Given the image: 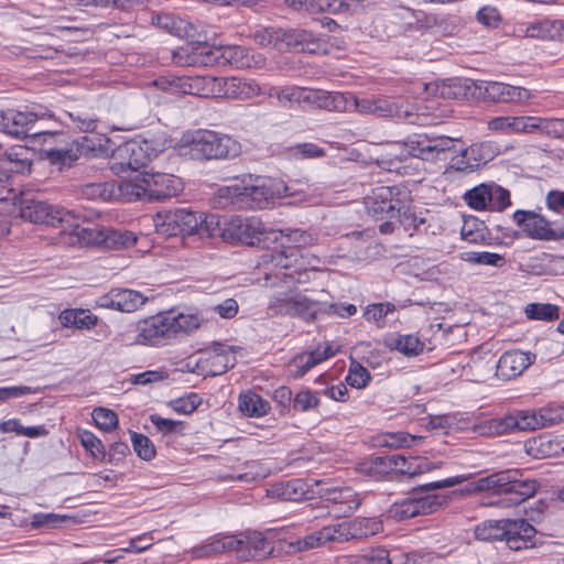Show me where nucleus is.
<instances>
[{
	"label": "nucleus",
	"instance_id": "1",
	"mask_svg": "<svg viewBox=\"0 0 564 564\" xmlns=\"http://www.w3.org/2000/svg\"><path fill=\"white\" fill-rule=\"evenodd\" d=\"M177 83L181 94L200 97L250 99L263 94L257 82L238 77L183 76Z\"/></svg>",
	"mask_w": 564,
	"mask_h": 564
},
{
	"label": "nucleus",
	"instance_id": "2",
	"mask_svg": "<svg viewBox=\"0 0 564 564\" xmlns=\"http://www.w3.org/2000/svg\"><path fill=\"white\" fill-rule=\"evenodd\" d=\"M409 202V192L400 186H379L364 198L367 214L375 220L382 221L379 231L384 235L394 231V220L401 217Z\"/></svg>",
	"mask_w": 564,
	"mask_h": 564
},
{
	"label": "nucleus",
	"instance_id": "3",
	"mask_svg": "<svg viewBox=\"0 0 564 564\" xmlns=\"http://www.w3.org/2000/svg\"><path fill=\"white\" fill-rule=\"evenodd\" d=\"M535 528L524 519L488 520L475 528V536L480 541H506L509 549L519 551L533 547Z\"/></svg>",
	"mask_w": 564,
	"mask_h": 564
},
{
	"label": "nucleus",
	"instance_id": "4",
	"mask_svg": "<svg viewBox=\"0 0 564 564\" xmlns=\"http://www.w3.org/2000/svg\"><path fill=\"white\" fill-rule=\"evenodd\" d=\"M182 140L187 149L186 154L198 161L235 159L241 153L238 141L210 130H197L184 134Z\"/></svg>",
	"mask_w": 564,
	"mask_h": 564
},
{
	"label": "nucleus",
	"instance_id": "5",
	"mask_svg": "<svg viewBox=\"0 0 564 564\" xmlns=\"http://www.w3.org/2000/svg\"><path fill=\"white\" fill-rule=\"evenodd\" d=\"M456 141L446 135L414 133L404 141L391 143V154L400 161L406 160L410 156L433 161L440 159L441 154L455 150Z\"/></svg>",
	"mask_w": 564,
	"mask_h": 564
},
{
	"label": "nucleus",
	"instance_id": "6",
	"mask_svg": "<svg viewBox=\"0 0 564 564\" xmlns=\"http://www.w3.org/2000/svg\"><path fill=\"white\" fill-rule=\"evenodd\" d=\"M349 111H356L361 115H371L380 119H393L399 122L411 121L414 118L403 109L404 97L372 96L359 99L350 94Z\"/></svg>",
	"mask_w": 564,
	"mask_h": 564
},
{
	"label": "nucleus",
	"instance_id": "7",
	"mask_svg": "<svg viewBox=\"0 0 564 564\" xmlns=\"http://www.w3.org/2000/svg\"><path fill=\"white\" fill-rule=\"evenodd\" d=\"M20 216L22 219L33 224L46 225L61 229L65 234L68 224L73 219V213L63 208L54 207L46 202L31 197H23L20 202Z\"/></svg>",
	"mask_w": 564,
	"mask_h": 564
},
{
	"label": "nucleus",
	"instance_id": "8",
	"mask_svg": "<svg viewBox=\"0 0 564 564\" xmlns=\"http://www.w3.org/2000/svg\"><path fill=\"white\" fill-rule=\"evenodd\" d=\"M153 224L158 234L167 237L195 235L200 214L185 208L159 212L153 217Z\"/></svg>",
	"mask_w": 564,
	"mask_h": 564
},
{
	"label": "nucleus",
	"instance_id": "9",
	"mask_svg": "<svg viewBox=\"0 0 564 564\" xmlns=\"http://www.w3.org/2000/svg\"><path fill=\"white\" fill-rule=\"evenodd\" d=\"M447 503L448 497L442 495L406 498L391 505L387 514L390 519L402 521L416 516L433 513Z\"/></svg>",
	"mask_w": 564,
	"mask_h": 564
},
{
	"label": "nucleus",
	"instance_id": "10",
	"mask_svg": "<svg viewBox=\"0 0 564 564\" xmlns=\"http://www.w3.org/2000/svg\"><path fill=\"white\" fill-rule=\"evenodd\" d=\"M150 160L147 150L134 140L120 144L112 153L111 171L118 176L138 173Z\"/></svg>",
	"mask_w": 564,
	"mask_h": 564
},
{
	"label": "nucleus",
	"instance_id": "11",
	"mask_svg": "<svg viewBox=\"0 0 564 564\" xmlns=\"http://www.w3.org/2000/svg\"><path fill=\"white\" fill-rule=\"evenodd\" d=\"M354 540L348 520L325 525L295 543L297 551H308L325 546L328 543H345Z\"/></svg>",
	"mask_w": 564,
	"mask_h": 564
},
{
	"label": "nucleus",
	"instance_id": "12",
	"mask_svg": "<svg viewBox=\"0 0 564 564\" xmlns=\"http://www.w3.org/2000/svg\"><path fill=\"white\" fill-rule=\"evenodd\" d=\"M318 495L336 518L349 517L361 505L359 495L350 487L321 488Z\"/></svg>",
	"mask_w": 564,
	"mask_h": 564
},
{
	"label": "nucleus",
	"instance_id": "13",
	"mask_svg": "<svg viewBox=\"0 0 564 564\" xmlns=\"http://www.w3.org/2000/svg\"><path fill=\"white\" fill-rule=\"evenodd\" d=\"M238 349L235 346L213 343L200 357L198 365L206 375L212 377L220 376L235 367Z\"/></svg>",
	"mask_w": 564,
	"mask_h": 564
},
{
	"label": "nucleus",
	"instance_id": "14",
	"mask_svg": "<svg viewBox=\"0 0 564 564\" xmlns=\"http://www.w3.org/2000/svg\"><path fill=\"white\" fill-rule=\"evenodd\" d=\"M509 473L510 482L506 486L505 496L488 505L509 508L524 502L536 494L539 482L535 479L521 478V474L517 469H509Z\"/></svg>",
	"mask_w": 564,
	"mask_h": 564
},
{
	"label": "nucleus",
	"instance_id": "15",
	"mask_svg": "<svg viewBox=\"0 0 564 564\" xmlns=\"http://www.w3.org/2000/svg\"><path fill=\"white\" fill-rule=\"evenodd\" d=\"M145 186V195L149 200L163 202L175 197L183 191V182L180 177L166 173H142Z\"/></svg>",
	"mask_w": 564,
	"mask_h": 564
},
{
	"label": "nucleus",
	"instance_id": "16",
	"mask_svg": "<svg viewBox=\"0 0 564 564\" xmlns=\"http://www.w3.org/2000/svg\"><path fill=\"white\" fill-rule=\"evenodd\" d=\"M137 332L135 340L142 345H159L174 337L169 313H160L138 322Z\"/></svg>",
	"mask_w": 564,
	"mask_h": 564
},
{
	"label": "nucleus",
	"instance_id": "17",
	"mask_svg": "<svg viewBox=\"0 0 564 564\" xmlns=\"http://www.w3.org/2000/svg\"><path fill=\"white\" fill-rule=\"evenodd\" d=\"M39 118V115L32 111L1 109L0 130L15 138H34V126Z\"/></svg>",
	"mask_w": 564,
	"mask_h": 564
},
{
	"label": "nucleus",
	"instance_id": "18",
	"mask_svg": "<svg viewBox=\"0 0 564 564\" xmlns=\"http://www.w3.org/2000/svg\"><path fill=\"white\" fill-rule=\"evenodd\" d=\"M147 300L142 293L134 290L112 289L107 294L99 296L96 304L101 308L131 313L140 308Z\"/></svg>",
	"mask_w": 564,
	"mask_h": 564
},
{
	"label": "nucleus",
	"instance_id": "19",
	"mask_svg": "<svg viewBox=\"0 0 564 564\" xmlns=\"http://www.w3.org/2000/svg\"><path fill=\"white\" fill-rule=\"evenodd\" d=\"M243 50L239 46H215L199 44L195 47L191 63L203 66L238 64L237 56L242 55Z\"/></svg>",
	"mask_w": 564,
	"mask_h": 564
},
{
	"label": "nucleus",
	"instance_id": "20",
	"mask_svg": "<svg viewBox=\"0 0 564 564\" xmlns=\"http://www.w3.org/2000/svg\"><path fill=\"white\" fill-rule=\"evenodd\" d=\"M350 94L322 89H303L302 104L328 111L348 112Z\"/></svg>",
	"mask_w": 564,
	"mask_h": 564
},
{
	"label": "nucleus",
	"instance_id": "21",
	"mask_svg": "<svg viewBox=\"0 0 564 564\" xmlns=\"http://www.w3.org/2000/svg\"><path fill=\"white\" fill-rule=\"evenodd\" d=\"M380 465H388L391 469L411 477L440 468L442 463L433 464L427 458L403 455L379 456L376 458Z\"/></svg>",
	"mask_w": 564,
	"mask_h": 564
},
{
	"label": "nucleus",
	"instance_id": "22",
	"mask_svg": "<svg viewBox=\"0 0 564 564\" xmlns=\"http://www.w3.org/2000/svg\"><path fill=\"white\" fill-rule=\"evenodd\" d=\"M281 250L271 254V262L274 267L285 270L283 275L292 280L301 281V275L306 270L301 249L294 246H285L280 242Z\"/></svg>",
	"mask_w": 564,
	"mask_h": 564
},
{
	"label": "nucleus",
	"instance_id": "23",
	"mask_svg": "<svg viewBox=\"0 0 564 564\" xmlns=\"http://www.w3.org/2000/svg\"><path fill=\"white\" fill-rule=\"evenodd\" d=\"M513 220L532 239L550 241L554 238L551 223L534 212L518 209L513 214Z\"/></svg>",
	"mask_w": 564,
	"mask_h": 564
},
{
	"label": "nucleus",
	"instance_id": "24",
	"mask_svg": "<svg viewBox=\"0 0 564 564\" xmlns=\"http://www.w3.org/2000/svg\"><path fill=\"white\" fill-rule=\"evenodd\" d=\"M238 239L249 246H267L270 240L278 241L275 230H268L265 225L257 217L239 220L236 226Z\"/></svg>",
	"mask_w": 564,
	"mask_h": 564
},
{
	"label": "nucleus",
	"instance_id": "25",
	"mask_svg": "<svg viewBox=\"0 0 564 564\" xmlns=\"http://www.w3.org/2000/svg\"><path fill=\"white\" fill-rule=\"evenodd\" d=\"M74 221L75 216L73 215L70 226H68V224H65L67 226V229L64 235L68 237L66 241L68 245L102 248L105 228H100L96 225L85 227L75 224Z\"/></svg>",
	"mask_w": 564,
	"mask_h": 564
},
{
	"label": "nucleus",
	"instance_id": "26",
	"mask_svg": "<svg viewBox=\"0 0 564 564\" xmlns=\"http://www.w3.org/2000/svg\"><path fill=\"white\" fill-rule=\"evenodd\" d=\"M532 360L530 354L521 350H509L502 354L496 365V375L505 380L520 376Z\"/></svg>",
	"mask_w": 564,
	"mask_h": 564
},
{
	"label": "nucleus",
	"instance_id": "27",
	"mask_svg": "<svg viewBox=\"0 0 564 564\" xmlns=\"http://www.w3.org/2000/svg\"><path fill=\"white\" fill-rule=\"evenodd\" d=\"M562 24L555 19H541L530 23L519 24L517 32L520 36L539 40H557Z\"/></svg>",
	"mask_w": 564,
	"mask_h": 564
},
{
	"label": "nucleus",
	"instance_id": "28",
	"mask_svg": "<svg viewBox=\"0 0 564 564\" xmlns=\"http://www.w3.org/2000/svg\"><path fill=\"white\" fill-rule=\"evenodd\" d=\"M273 191L264 181L257 180L256 184L243 185V209H263L273 198Z\"/></svg>",
	"mask_w": 564,
	"mask_h": 564
},
{
	"label": "nucleus",
	"instance_id": "29",
	"mask_svg": "<svg viewBox=\"0 0 564 564\" xmlns=\"http://www.w3.org/2000/svg\"><path fill=\"white\" fill-rule=\"evenodd\" d=\"M243 185L234 184L219 187L212 197V204L215 208L243 209Z\"/></svg>",
	"mask_w": 564,
	"mask_h": 564
},
{
	"label": "nucleus",
	"instance_id": "30",
	"mask_svg": "<svg viewBox=\"0 0 564 564\" xmlns=\"http://www.w3.org/2000/svg\"><path fill=\"white\" fill-rule=\"evenodd\" d=\"M167 313L174 337L180 334L189 335L197 330L205 322V318L198 312L187 311L177 314L174 312Z\"/></svg>",
	"mask_w": 564,
	"mask_h": 564
},
{
	"label": "nucleus",
	"instance_id": "31",
	"mask_svg": "<svg viewBox=\"0 0 564 564\" xmlns=\"http://www.w3.org/2000/svg\"><path fill=\"white\" fill-rule=\"evenodd\" d=\"M305 495V484L301 479H291L285 482H276L267 489L269 498L282 501H299Z\"/></svg>",
	"mask_w": 564,
	"mask_h": 564
},
{
	"label": "nucleus",
	"instance_id": "32",
	"mask_svg": "<svg viewBox=\"0 0 564 564\" xmlns=\"http://www.w3.org/2000/svg\"><path fill=\"white\" fill-rule=\"evenodd\" d=\"M508 482H510L509 469L494 473L486 477H481L476 481L469 484L466 490L468 492H480L491 490L498 495L505 496V489Z\"/></svg>",
	"mask_w": 564,
	"mask_h": 564
},
{
	"label": "nucleus",
	"instance_id": "33",
	"mask_svg": "<svg viewBox=\"0 0 564 564\" xmlns=\"http://www.w3.org/2000/svg\"><path fill=\"white\" fill-rule=\"evenodd\" d=\"M239 410L249 417H261L269 413L270 403L258 393L248 390L239 394Z\"/></svg>",
	"mask_w": 564,
	"mask_h": 564
},
{
	"label": "nucleus",
	"instance_id": "34",
	"mask_svg": "<svg viewBox=\"0 0 564 564\" xmlns=\"http://www.w3.org/2000/svg\"><path fill=\"white\" fill-rule=\"evenodd\" d=\"M285 51H308L314 52L317 47L315 35L307 30L291 29L284 30Z\"/></svg>",
	"mask_w": 564,
	"mask_h": 564
},
{
	"label": "nucleus",
	"instance_id": "35",
	"mask_svg": "<svg viewBox=\"0 0 564 564\" xmlns=\"http://www.w3.org/2000/svg\"><path fill=\"white\" fill-rule=\"evenodd\" d=\"M500 153V145L491 140L473 143L467 148V154L474 162L476 170L494 160Z\"/></svg>",
	"mask_w": 564,
	"mask_h": 564
},
{
	"label": "nucleus",
	"instance_id": "36",
	"mask_svg": "<svg viewBox=\"0 0 564 564\" xmlns=\"http://www.w3.org/2000/svg\"><path fill=\"white\" fill-rule=\"evenodd\" d=\"M271 551L272 547L267 539L261 533L253 532L243 539L241 558L246 561L262 560Z\"/></svg>",
	"mask_w": 564,
	"mask_h": 564
},
{
	"label": "nucleus",
	"instance_id": "37",
	"mask_svg": "<svg viewBox=\"0 0 564 564\" xmlns=\"http://www.w3.org/2000/svg\"><path fill=\"white\" fill-rule=\"evenodd\" d=\"M59 149L51 150L47 161L59 170L70 167L80 159V150L74 139H69L66 144H59Z\"/></svg>",
	"mask_w": 564,
	"mask_h": 564
},
{
	"label": "nucleus",
	"instance_id": "38",
	"mask_svg": "<svg viewBox=\"0 0 564 564\" xmlns=\"http://www.w3.org/2000/svg\"><path fill=\"white\" fill-rule=\"evenodd\" d=\"M354 540L376 535L383 530V523L376 517H356L348 520Z\"/></svg>",
	"mask_w": 564,
	"mask_h": 564
},
{
	"label": "nucleus",
	"instance_id": "39",
	"mask_svg": "<svg viewBox=\"0 0 564 564\" xmlns=\"http://www.w3.org/2000/svg\"><path fill=\"white\" fill-rule=\"evenodd\" d=\"M29 151L23 147H14L7 151L0 159L9 173L24 174L31 170V160L28 158Z\"/></svg>",
	"mask_w": 564,
	"mask_h": 564
},
{
	"label": "nucleus",
	"instance_id": "40",
	"mask_svg": "<svg viewBox=\"0 0 564 564\" xmlns=\"http://www.w3.org/2000/svg\"><path fill=\"white\" fill-rule=\"evenodd\" d=\"M74 140L80 150V158H98L108 154L109 139L105 135H84Z\"/></svg>",
	"mask_w": 564,
	"mask_h": 564
},
{
	"label": "nucleus",
	"instance_id": "41",
	"mask_svg": "<svg viewBox=\"0 0 564 564\" xmlns=\"http://www.w3.org/2000/svg\"><path fill=\"white\" fill-rule=\"evenodd\" d=\"M61 324L65 327L90 329L97 323V317L88 310H65L59 314Z\"/></svg>",
	"mask_w": 564,
	"mask_h": 564
},
{
	"label": "nucleus",
	"instance_id": "42",
	"mask_svg": "<svg viewBox=\"0 0 564 564\" xmlns=\"http://www.w3.org/2000/svg\"><path fill=\"white\" fill-rule=\"evenodd\" d=\"M291 308V316H297L306 322H312L316 318L317 313L323 311V304L311 300L304 294L296 293L293 296Z\"/></svg>",
	"mask_w": 564,
	"mask_h": 564
},
{
	"label": "nucleus",
	"instance_id": "43",
	"mask_svg": "<svg viewBox=\"0 0 564 564\" xmlns=\"http://www.w3.org/2000/svg\"><path fill=\"white\" fill-rule=\"evenodd\" d=\"M403 109L411 113L414 119L411 121H403L409 124L430 126L435 122V117L432 113V107L417 100H412L404 97Z\"/></svg>",
	"mask_w": 564,
	"mask_h": 564
},
{
	"label": "nucleus",
	"instance_id": "44",
	"mask_svg": "<svg viewBox=\"0 0 564 564\" xmlns=\"http://www.w3.org/2000/svg\"><path fill=\"white\" fill-rule=\"evenodd\" d=\"M154 23L177 37L191 36L193 26L187 21L170 13H161L154 18Z\"/></svg>",
	"mask_w": 564,
	"mask_h": 564
},
{
	"label": "nucleus",
	"instance_id": "45",
	"mask_svg": "<svg viewBox=\"0 0 564 564\" xmlns=\"http://www.w3.org/2000/svg\"><path fill=\"white\" fill-rule=\"evenodd\" d=\"M254 42L261 46H268L278 51H285L284 30L280 28L267 26L258 28L252 33Z\"/></svg>",
	"mask_w": 564,
	"mask_h": 564
},
{
	"label": "nucleus",
	"instance_id": "46",
	"mask_svg": "<svg viewBox=\"0 0 564 564\" xmlns=\"http://www.w3.org/2000/svg\"><path fill=\"white\" fill-rule=\"evenodd\" d=\"M318 364H321V361L314 350L304 351L302 354L294 356L290 360L288 369L293 378L299 379L305 376L312 368H314Z\"/></svg>",
	"mask_w": 564,
	"mask_h": 564
},
{
	"label": "nucleus",
	"instance_id": "47",
	"mask_svg": "<svg viewBox=\"0 0 564 564\" xmlns=\"http://www.w3.org/2000/svg\"><path fill=\"white\" fill-rule=\"evenodd\" d=\"M104 249H124L132 247L137 242V237L133 232L128 230H115L105 228L102 238Z\"/></svg>",
	"mask_w": 564,
	"mask_h": 564
},
{
	"label": "nucleus",
	"instance_id": "48",
	"mask_svg": "<svg viewBox=\"0 0 564 564\" xmlns=\"http://www.w3.org/2000/svg\"><path fill=\"white\" fill-rule=\"evenodd\" d=\"M527 318L552 322L560 317V308L551 303H530L524 307Z\"/></svg>",
	"mask_w": 564,
	"mask_h": 564
},
{
	"label": "nucleus",
	"instance_id": "49",
	"mask_svg": "<svg viewBox=\"0 0 564 564\" xmlns=\"http://www.w3.org/2000/svg\"><path fill=\"white\" fill-rule=\"evenodd\" d=\"M490 197L489 184H479L463 195L464 202L475 210L488 209Z\"/></svg>",
	"mask_w": 564,
	"mask_h": 564
},
{
	"label": "nucleus",
	"instance_id": "50",
	"mask_svg": "<svg viewBox=\"0 0 564 564\" xmlns=\"http://www.w3.org/2000/svg\"><path fill=\"white\" fill-rule=\"evenodd\" d=\"M321 404L318 392L308 388L299 390L293 395L292 409L294 412L316 411Z\"/></svg>",
	"mask_w": 564,
	"mask_h": 564
},
{
	"label": "nucleus",
	"instance_id": "51",
	"mask_svg": "<svg viewBox=\"0 0 564 564\" xmlns=\"http://www.w3.org/2000/svg\"><path fill=\"white\" fill-rule=\"evenodd\" d=\"M390 346L409 357L417 356L424 349V343L417 336L410 334L395 336Z\"/></svg>",
	"mask_w": 564,
	"mask_h": 564
},
{
	"label": "nucleus",
	"instance_id": "52",
	"mask_svg": "<svg viewBox=\"0 0 564 564\" xmlns=\"http://www.w3.org/2000/svg\"><path fill=\"white\" fill-rule=\"evenodd\" d=\"M43 138L42 142V155L47 160L50 158V151L59 149V144H66L70 139L64 132H50V131H34V138Z\"/></svg>",
	"mask_w": 564,
	"mask_h": 564
},
{
	"label": "nucleus",
	"instance_id": "53",
	"mask_svg": "<svg viewBox=\"0 0 564 564\" xmlns=\"http://www.w3.org/2000/svg\"><path fill=\"white\" fill-rule=\"evenodd\" d=\"M485 225L475 217L465 218L460 235L462 238L471 243H478L485 240Z\"/></svg>",
	"mask_w": 564,
	"mask_h": 564
},
{
	"label": "nucleus",
	"instance_id": "54",
	"mask_svg": "<svg viewBox=\"0 0 564 564\" xmlns=\"http://www.w3.org/2000/svg\"><path fill=\"white\" fill-rule=\"evenodd\" d=\"M276 234L278 241L284 242L285 246H294L297 249L311 245L313 241L312 235L302 229L279 230Z\"/></svg>",
	"mask_w": 564,
	"mask_h": 564
},
{
	"label": "nucleus",
	"instance_id": "55",
	"mask_svg": "<svg viewBox=\"0 0 564 564\" xmlns=\"http://www.w3.org/2000/svg\"><path fill=\"white\" fill-rule=\"evenodd\" d=\"M118 187L120 194L130 202L147 198L142 173H139L133 181H122Z\"/></svg>",
	"mask_w": 564,
	"mask_h": 564
},
{
	"label": "nucleus",
	"instance_id": "56",
	"mask_svg": "<svg viewBox=\"0 0 564 564\" xmlns=\"http://www.w3.org/2000/svg\"><path fill=\"white\" fill-rule=\"evenodd\" d=\"M80 444L90 453L95 459L104 460L106 458V451L102 442L91 432L83 431L79 434Z\"/></svg>",
	"mask_w": 564,
	"mask_h": 564
},
{
	"label": "nucleus",
	"instance_id": "57",
	"mask_svg": "<svg viewBox=\"0 0 564 564\" xmlns=\"http://www.w3.org/2000/svg\"><path fill=\"white\" fill-rule=\"evenodd\" d=\"M91 415L96 425L105 432H111L118 425V416L112 410L96 408Z\"/></svg>",
	"mask_w": 564,
	"mask_h": 564
},
{
	"label": "nucleus",
	"instance_id": "58",
	"mask_svg": "<svg viewBox=\"0 0 564 564\" xmlns=\"http://www.w3.org/2000/svg\"><path fill=\"white\" fill-rule=\"evenodd\" d=\"M294 294L281 292L272 295L269 301V310L275 315H292V301Z\"/></svg>",
	"mask_w": 564,
	"mask_h": 564
},
{
	"label": "nucleus",
	"instance_id": "59",
	"mask_svg": "<svg viewBox=\"0 0 564 564\" xmlns=\"http://www.w3.org/2000/svg\"><path fill=\"white\" fill-rule=\"evenodd\" d=\"M490 185V203L488 209L492 212H501L511 205L510 193L508 189L497 185Z\"/></svg>",
	"mask_w": 564,
	"mask_h": 564
},
{
	"label": "nucleus",
	"instance_id": "60",
	"mask_svg": "<svg viewBox=\"0 0 564 564\" xmlns=\"http://www.w3.org/2000/svg\"><path fill=\"white\" fill-rule=\"evenodd\" d=\"M131 442L134 452L140 458L150 460L155 456L154 445L145 435L133 432L131 434Z\"/></svg>",
	"mask_w": 564,
	"mask_h": 564
},
{
	"label": "nucleus",
	"instance_id": "61",
	"mask_svg": "<svg viewBox=\"0 0 564 564\" xmlns=\"http://www.w3.org/2000/svg\"><path fill=\"white\" fill-rule=\"evenodd\" d=\"M220 234L221 229L219 227L218 217L215 215L204 216L200 214V224H198L195 235H198L200 238H213Z\"/></svg>",
	"mask_w": 564,
	"mask_h": 564
},
{
	"label": "nucleus",
	"instance_id": "62",
	"mask_svg": "<svg viewBox=\"0 0 564 564\" xmlns=\"http://www.w3.org/2000/svg\"><path fill=\"white\" fill-rule=\"evenodd\" d=\"M536 133L554 138H564V120L539 117Z\"/></svg>",
	"mask_w": 564,
	"mask_h": 564
},
{
	"label": "nucleus",
	"instance_id": "63",
	"mask_svg": "<svg viewBox=\"0 0 564 564\" xmlns=\"http://www.w3.org/2000/svg\"><path fill=\"white\" fill-rule=\"evenodd\" d=\"M466 260L471 263L500 268L506 263L505 258L495 252H467Z\"/></svg>",
	"mask_w": 564,
	"mask_h": 564
},
{
	"label": "nucleus",
	"instance_id": "64",
	"mask_svg": "<svg viewBox=\"0 0 564 564\" xmlns=\"http://www.w3.org/2000/svg\"><path fill=\"white\" fill-rule=\"evenodd\" d=\"M517 431H535L542 429L536 410L519 411L516 413Z\"/></svg>",
	"mask_w": 564,
	"mask_h": 564
}]
</instances>
